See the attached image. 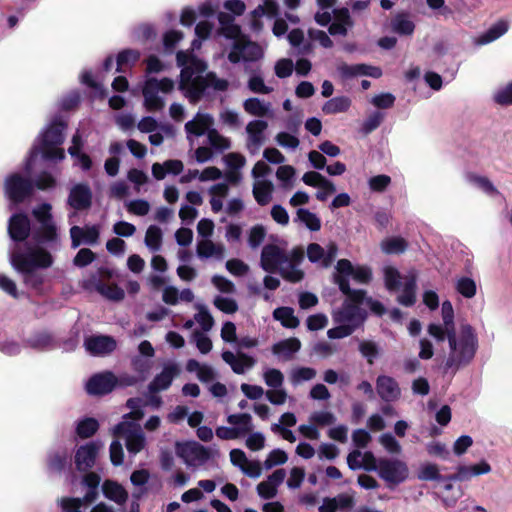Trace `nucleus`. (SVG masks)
Returning <instances> with one entry per match:
<instances>
[{
  "label": "nucleus",
  "instance_id": "8",
  "mask_svg": "<svg viewBox=\"0 0 512 512\" xmlns=\"http://www.w3.org/2000/svg\"><path fill=\"white\" fill-rule=\"evenodd\" d=\"M337 274L335 282L343 294L349 296L353 301L362 302L365 298L364 290H351L348 277L352 276L359 283H368L372 278V271L369 267L359 266L354 268L349 260L341 259L336 266Z\"/></svg>",
  "mask_w": 512,
  "mask_h": 512
},
{
  "label": "nucleus",
  "instance_id": "41",
  "mask_svg": "<svg viewBox=\"0 0 512 512\" xmlns=\"http://www.w3.org/2000/svg\"><path fill=\"white\" fill-rule=\"evenodd\" d=\"M104 495L110 500L118 504H122L127 500L128 494L125 489L113 481H106L102 486Z\"/></svg>",
  "mask_w": 512,
  "mask_h": 512
},
{
  "label": "nucleus",
  "instance_id": "3",
  "mask_svg": "<svg viewBox=\"0 0 512 512\" xmlns=\"http://www.w3.org/2000/svg\"><path fill=\"white\" fill-rule=\"evenodd\" d=\"M177 64L181 67L179 89L192 103L197 102L209 89L225 91L228 88V82L218 78L215 73L209 72L204 76L207 64L189 51L177 53Z\"/></svg>",
  "mask_w": 512,
  "mask_h": 512
},
{
  "label": "nucleus",
  "instance_id": "57",
  "mask_svg": "<svg viewBox=\"0 0 512 512\" xmlns=\"http://www.w3.org/2000/svg\"><path fill=\"white\" fill-rule=\"evenodd\" d=\"M214 306L226 314H234L238 310V304L235 299L225 296H216L213 300Z\"/></svg>",
  "mask_w": 512,
  "mask_h": 512
},
{
  "label": "nucleus",
  "instance_id": "64",
  "mask_svg": "<svg viewBox=\"0 0 512 512\" xmlns=\"http://www.w3.org/2000/svg\"><path fill=\"white\" fill-rule=\"evenodd\" d=\"M96 258L95 253L88 249V248H82L78 251L76 256L73 259V264L77 267H85L89 264H91Z\"/></svg>",
  "mask_w": 512,
  "mask_h": 512
},
{
  "label": "nucleus",
  "instance_id": "22",
  "mask_svg": "<svg viewBox=\"0 0 512 512\" xmlns=\"http://www.w3.org/2000/svg\"><path fill=\"white\" fill-rule=\"evenodd\" d=\"M268 127L266 121L252 120L246 126V147L251 154H256L265 142V131Z\"/></svg>",
  "mask_w": 512,
  "mask_h": 512
},
{
  "label": "nucleus",
  "instance_id": "38",
  "mask_svg": "<svg viewBox=\"0 0 512 512\" xmlns=\"http://www.w3.org/2000/svg\"><path fill=\"white\" fill-rule=\"evenodd\" d=\"M391 29L399 35L410 36L414 33L415 24L408 14L399 13L392 18Z\"/></svg>",
  "mask_w": 512,
  "mask_h": 512
},
{
  "label": "nucleus",
  "instance_id": "20",
  "mask_svg": "<svg viewBox=\"0 0 512 512\" xmlns=\"http://www.w3.org/2000/svg\"><path fill=\"white\" fill-rule=\"evenodd\" d=\"M118 384V378L109 371L95 374L86 384L90 395H103L110 393Z\"/></svg>",
  "mask_w": 512,
  "mask_h": 512
},
{
  "label": "nucleus",
  "instance_id": "2",
  "mask_svg": "<svg viewBox=\"0 0 512 512\" xmlns=\"http://www.w3.org/2000/svg\"><path fill=\"white\" fill-rule=\"evenodd\" d=\"M442 323H431L428 333L437 341L449 343V356L446 361L448 368L458 369L469 364L478 349V337L470 324H461L458 333L455 331L454 309L450 301H444L441 306Z\"/></svg>",
  "mask_w": 512,
  "mask_h": 512
},
{
  "label": "nucleus",
  "instance_id": "63",
  "mask_svg": "<svg viewBox=\"0 0 512 512\" xmlns=\"http://www.w3.org/2000/svg\"><path fill=\"white\" fill-rule=\"evenodd\" d=\"M224 163L230 170H240L246 164L245 157L236 152L228 153L223 157Z\"/></svg>",
  "mask_w": 512,
  "mask_h": 512
},
{
  "label": "nucleus",
  "instance_id": "31",
  "mask_svg": "<svg viewBox=\"0 0 512 512\" xmlns=\"http://www.w3.org/2000/svg\"><path fill=\"white\" fill-rule=\"evenodd\" d=\"M197 256L201 259L214 258L222 260L225 256V247L221 243H215L211 239L198 241L196 247Z\"/></svg>",
  "mask_w": 512,
  "mask_h": 512
},
{
  "label": "nucleus",
  "instance_id": "46",
  "mask_svg": "<svg viewBox=\"0 0 512 512\" xmlns=\"http://www.w3.org/2000/svg\"><path fill=\"white\" fill-rule=\"evenodd\" d=\"M69 455L65 449L53 450L48 455V468L50 471L60 472L65 467Z\"/></svg>",
  "mask_w": 512,
  "mask_h": 512
},
{
  "label": "nucleus",
  "instance_id": "14",
  "mask_svg": "<svg viewBox=\"0 0 512 512\" xmlns=\"http://www.w3.org/2000/svg\"><path fill=\"white\" fill-rule=\"evenodd\" d=\"M360 304L362 302L353 301L347 296V300L342 307L333 312V321L343 323L355 331L365 319V312L359 307Z\"/></svg>",
  "mask_w": 512,
  "mask_h": 512
},
{
  "label": "nucleus",
  "instance_id": "48",
  "mask_svg": "<svg viewBox=\"0 0 512 512\" xmlns=\"http://www.w3.org/2000/svg\"><path fill=\"white\" fill-rule=\"evenodd\" d=\"M455 288L465 298H473L477 293L476 282L467 276L457 278Z\"/></svg>",
  "mask_w": 512,
  "mask_h": 512
},
{
  "label": "nucleus",
  "instance_id": "45",
  "mask_svg": "<svg viewBox=\"0 0 512 512\" xmlns=\"http://www.w3.org/2000/svg\"><path fill=\"white\" fill-rule=\"evenodd\" d=\"M273 317L287 328H295L299 325L298 318L295 317L293 309L289 307H280L275 309Z\"/></svg>",
  "mask_w": 512,
  "mask_h": 512
},
{
  "label": "nucleus",
  "instance_id": "11",
  "mask_svg": "<svg viewBox=\"0 0 512 512\" xmlns=\"http://www.w3.org/2000/svg\"><path fill=\"white\" fill-rule=\"evenodd\" d=\"M112 433L115 437H122L126 441V448L131 455H136L145 447V435L134 421L124 420L116 425Z\"/></svg>",
  "mask_w": 512,
  "mask_h": 512
},
{
  "label": "nucleus",
  "instance_id": "25",
  "mask_svg": "<svg viewBox=\"0 0 512 512\" xmlns=\"http://www.w3.org/2000/svg\"><path fill=\"white\" fill-rule=\"evenodd\" d=\"M103 444L100 442H90L81 446L75 454V464L78 470L86 471L91 468L96 460Z\"/></svg>",
  "mask_w": 512,
  "mask_h": 512
},
{
  "label": "nucleus",
  "instance_id": "28",
  "mask_svg": "<svg viewBox=\"0 0 512 512\" xmlns=\"http://www.w3.org/2000/svg\"><path fill=\"white\" fill-rule=\"evenodd\" d=\"M222 359L236 374H244L251 370L256 364V360L245 353L234 354L231 351H224L222 353Z\"/></svg>",
  "mask_w": 512,
  "mask_h": 512
},
{
  "label": "nucleus",
  "instance_id": "53",
  "mask_svg": "<svg viewBox=\"0 0 512 512\" xmlns=\"http://www.w3.org/2000/svg\"><path fill=\"white\" fill-rule=\"evenodd\" d=\"M466 180L470 184H473V185L479 187L484 192H486V193H488L490 195L498 194V190L496 189V187L486 177L479 176V175H476V174H467Z\"/></svg>",
  "mask_w": 512,
  "mask_h": 512
},
{
  "label": "nucleus",
  "instance_id": "59",
  "mask_svg": "<svg viewBox=\"0 0 512 512\" xmlns=\"http://www.w3.org/2000/svg\"><path fill=\"white\" fill-rule=\"evenodd\" d=\"M212 25L207 21L199 22L195 27V34L198 39H195L192 42V50L199 49L201 46V41L207 39L212 32Z\"/></svg>",
  "mask_w": 512,
  "mask_h": 512
},
{
  "label": "nucleus",
  "instance_id": "23",
  "mask_svg": "<svg viewBox=\"0 0 512 512\" xmlns=\"http://www.w3.org/2000/svg\"><path fill=\"white\" fill-rule=\"evenodd\" d=\"M84 346L93 356H105L115 350L116 341L107 335H91L86 337Z\"/></svg>",
  "mask_w": 512,
  "mask_h": 512
},
{
  "label": "nucleus",
  "instance_id": "13",
  "mask_svg": "<svg viewBox=\"0 0 512 512\" xmlns=\"http://www.w3.org/2000/svg\"><path fill=\"white\" fill-rule=\"evenodd\" d=\"M39 225L41 223L38 221ZM41 229V226L37 230L34 231L32 241L30 242H24L27 239V237L30 234L31 226H30V220L27 217V215L19 213L14 214L8 224V233L10 238L14 241L12 247L10 248V252L15 247L16 244L21 245L22 248H25L26 244H35V234Z\"/></svg>",
  "mask_w": 512,
  "mask_h": 512
},
{
  "label": "nucleus",
  "instance_id": "58",
  "mask_svg": "<svg viewBox=\"0 0 512 512\" xmlns=\"http://www.w3.org/2000/svg\"><path fill=\"white\" fill-rule=\"evenodd\" d=\"M98 429V422L93 418H86L80 421L77 425V434L82 438L92 436Z\"/></svg>",
  "mask_w": 512,
  "mask_h": 512
},
{
  "label": "nucleus",
  "instance_id": "33",
  "mask_svg": "<svg viewBox=\"0 0 512 512\" xmlns=\"http://www.w3.org/2000/svg\"><path fill=\"white\" fill-rule=\"evenodd\" d=\"M278 14V4L274 0H264L263 4L259 5L252 12L251 27L254 31H260L263 27L259 18L266 16L274 18Z\"/></svg>",
  "mask_w": 512,
  "mask_h": 512
},
{
  "label": "nucleus",
  "instance_id": "12",
  "mask_svg": "<svg viewBox=\"0 0 512 512\" xmlns=\"http://www.w3.org/2000/svg\"><path fill=\"white\" fill-rule=\"evenodd\" d=\"M227 422L232 427L219 426L215 430L216 436L221 440H235L243 437L253 428L252 416L248 413L230 414Z\"/></svg>",
  "mask_w": 512,
  "mask_h": 512
},
{
  "label": "nucleus",
  "instance_id": "51",
  "mask_svg": "<svg viewBox=\"0 0 512 512\" xmlns=\"http://www.w3.org/2000/svg\"><path fill=\"white\" fill-rule=\"evenodd\" d=\"M207 139L209 144L216 151L222 152L231 147V141L229 138L221 135L217 130L212 129L208 131Z\"/></svg>",
  "mask_w": 512,
  "mask_h": 512
},
{
  "label": "nucleus",
  "instance_id": "47",
  "mask_svg": "<svg viewBox=\"0 0 512 512\" xmlns=\"http://www.w3.org/2000/svg\"><path fill=\"white\" fill-rule=\"evenodd\" d=\"M263 380L270 389L281 388L284 383V374L276 368L265 367L262 373Z\"/></svg>",
  "mask_w": 512,
  "mask_h": 512
},
{
  "label": "nucleus",
  "instance_id": "61",
  "mask_svg": "<svg viewBox=\"0 0 512 512\" xmlns=\"http://www.w3.org/2000/svg\"><path fill=\"white\" fill-rule=\"evenodd\" d=\"M418 478L423 481L440 480L441 475L437 465L428 463L420 467Z\"/></svg>",
  "mask_w": 512,
  "mask_h": 512
},
{
  "label": "nucleus",
  "instance_id": "10",
  "mask_svg": "<svg viewBox=\"0 0 512 512\" xmlns=\"http://www.w3.org/2000/svg\"><path fill=\"white\" fill-rule=\"evenodd\" d=\"M113 274L114 272L108 268H100L83 281V287L86 290L96 291L109 300L119 301L124 298L125 293L116 284L109 283Z\"/></svg>",
  "mask_w": 512,
  "mask_h": 512
},
{
  "label": "nucleus",
  "instance_id": "60",
  "mask_svg": "<svg viewBox=\"0 0 512 512\" xmlns=\"http://www.w3.org/2000/svg\"><path fill=\"white\" fill-rule=\"evenodd\" d=\"M383 119H384V114L383 113H381L379 111L373 112L363 122L362 128H361L362 132L364 134L371 133L372 131H374L375 129H377L380 126V124L382 123Z\"/></svg>",
  "mask_w": 512,
  "mask_h": 512
},
{
  "label": "nucleus",
  "instance_id": "36",
  "mask_svg": "<svg viewBox=\"0 0 512 512\" xmlns=\"http://www.w3.org/2000/svg\"><path fill=\"white\" fill-rule=\"evenodd\" d=\"M273 192L274 185L270 180L257 179L254 181L253 196L259 205L265 206L269 204L272 200Z\"/></svg>",
  "mask_w": 512,
  "mask_h": 512
},
{
  "label": "nucleus",
  "instance_id": "40",
  "mask_svg": "<svg viewBox=\"0 0 512 512\" xmlns=\"http://www.w3.org/2000/svg\"><path fill=\"white\" fill-rule=\"evenodd\" d=\"M140 53L137 50L127 49L120 52L117 56V68L116 71L119 73H125L127 69L135 65L139 60Z\"/></svg>",
  "mask_w": 512,
  "mask_h": 512
},
{
  "label": "nucleus",
  "instance_id": "9",
  "mask_svg": "<svg viewBox=\"0 0 512 512\" xmlns=\"http://www.w3.org/2000/svg\"><path fill=\"white\" fill-rule=\"evenodd\" d=\"M175 83L170 78L160 80L147 77L142 87L143 105L148 112H159L165 106V100L161 94H168L174 89Z\"/></svg>",
  "mask_w": 512,
  "mask_h": 512
},
{
  "label": "nucleus",
  "instance_id": "37",
  "mask_svg": "<svg viewBox=\"0 0 512 512\" xmlns=\"http://www.w3.org/2000/svg\"><path fill=\"white\" fill-rule=\"evenodd\" d=\"M301 348V343L297 338H288L277 342L272 347L274 355L283 360H290L293 355Z\"/></svg>",
  "mask_w": 512,
  "mask_h": 512
},
{
  "label": "nucleus",
  "instance_id": "54",
  "mask_svg": "<svg viewBox=\"0 0 512 512\" xmlns=\"http://www.w3.org/2000/svg\"><path fill=\"white\" fill-rule=\"evenodd\" d=\"M492 98L495 103L501 106L512 105V82L497 88Z\"/></svg>",
  "mask_w": 512,
  "mask_h": 512
},
{
  "label": "nucleus",
  "instance_id": "43",
  "mask_svg": "<svg viewBox=\"0 0 512 512\" xmlns=\"http://www.w3.org/2000/svg\"><path fill=\"white\" fill-rule=\"evenodd\" d=\"M407 242L402 237H388L381 242V249L385 254H400L407 249Z\"/></svg>",
  "mask_w": 512,
  "mask_h": 512
},
{
  "label": "nucleus",
  "instance_id": "50",
  "mask_svg": "<svg viewBox=\"0 0 512 512\" xmlns=\"http://www.w3.org/2000/svg\"><path fill=\"white\" fill-rule=\"evenodd\" d=\"M316 374L317 372L314 368L297 367L291 371L290 381L294 386H297L302 382L312 380L315 378Z\"/></svg>",
  "mask_w": 512,
  "mask_h": 512
},
{
  "label": "nucleus",
  "instance_id": "42",
  "mask_svg": "<svg viewBox=\"0 0 512 512\" xmlns=\"http://www.w3.org/2000/svg\"><path fill=\"white\" fill-rule=\"evenodd\" d=\"M351 100L346 96L334 97L328 100L322 107L325 114H336L349 109Z\"/></svg>",
  "mask_w": 512,
  "mask_h": 512
},
{
  "label": "nucleus",
  "instance_id": "52",
  "mask_svg": "<svg viewBox=\"0 0 512 512\" xmlns=\"http://www.w3.org/2000/svg\"><path fill=\"white\" fill-rule=\"evenodd\" d=\"M247 437L245 440V446L253 452L264 449L266 443V437L262 432L253 431V429L246 433Z\"/></svg>",
  "mask_w": 512,
  "mask_h": 512
},
{
  "label": "nucleus",
  "instance_id": "17",
  "mask_svg": "<svg viewBox=\"0 0 512 512\" xmlns=\"http://www.w3.org/2000/svg\"><path fill=\"white\" fill-rule=\"evenodd\" d=\"M83 483L88 488L83 499L71 498L62 500V507L65 512H81L80 508L83 502L89 504L96 499L98 494L97 489L100 484V477L96 473L90 472L84 476Z\"/></svg>",
  "mask_w": 512,
  "mask_h": 512
},
{
  "label": "nucleus",
  "instance_id": "6",
  "mask_svg": "<svg viewBox=\"0 0 512 512\" xmlns=\"http://www.w3.org/2000/svg\"><path fill=\"white\" fill-rule=\"evenodd\" d=\"M66 125L60 121H53L46 130L39 136L36 144L32 148L27 168L30 169L33 157L40 153L45 160L60 161L64 159V149L60 147L64 140V130Z\"/></svg>",
  "mask_w": 512,
  "mask_h": 512
},
{
  "label": "nucleus",
  "instance_id": "62",
  "mask_svg": "<svg viewBox=\"0 0 512 512\" xmlns=\"http://www.w3.org/2000/svg\"><path fill=\"white\" fill-rule=\"evenodd\" d=\"M195 321L201 326L203 331L211 330L214 325V319L204 306L198 307V313L195 315Z\"/></svg>",
  "mask_w": 512,
  "mask_h": 512
},
{
  "label": "nucleus",
  "instance_id": "26",
  "mask_svg": "<svg viewBox=\"0 0 512 512\" xmlns=\"http://www.w3.org/2000/svg\"><path fill=\"white\" fill-rule=\"evenodd\" d=\"M213 123L214 120L210 114L198 112L192 120L185 124L188 140L192 142V137L208 135V131L212 130Z\"/></svg>",
  "mask_w": 512,
  "mask_h": 512
},
{
  "label": "nucleus",
  "instance_id": "56",
  "mask_svg": "<svg viewBox=\"0 0 512 512\" xmlns=\"http://www.w3.org/2000/svg\"><path fill=\"white\" fill-rule=\"evenodd\" d=\"M288 455L282 449H273L270 451L263 463L266 470L273 468L274 466L283 465L287 462Z\"/></svg>",
  "mask_w": 512,
  "mask_h": 512
},
{
  "label": "nucleus",
  "instance_id": "30",
  "mask_svg": "<svg viewBox=\"0 0 512 512\" xmlns=\"http://www.w3.org/2000/svg\"><path fill=\"white\" fill-rule=\"evenodd\" d=\"M92 192L88 185L77 184L72 187L68 197V204L75 210H83L91 205Z\"/></svg>",
  "mask_w": 512,
  "mask_h": 512
},
{
  "label": "nucleus",
  "instance_id": "29",
  "mask_svg": "<svg viewBox=\"0 0 512 512\" xmlns=\"http://www.w3.org/2000/svg\"><path fill=\"white\" fill-rule=\"evenodd\" d=\"M179 372L180 369L177 364L169 363L165 365L162 372L156 375L153 381L149 384V391L155 393L168 389Z\"/></svg>",
  "mask_w": 512,
  "mask_h": 512
},
{
  "label": "nucleus",
  "instance_id": "21",
  "mask_svg": "<svg viewBox=\"0 0 512 512\" xmlns=\"http://www.w3.org/2000/svg\"><path fill=\"white\" fill-rule=\"evenodd\" d=\"M338 247L330 242L325 248L317 243H311L307 247V257L312 263L320 264L323 267H329L335 260Z\"/></svg>",
  "mask_w": 512,
  "mask_h": 512
},
{
  "label": "nucleus",
  "instance_id": "4",
  "mask_svg": "<svg viewBox=\"0 0 512 512\" xmlns=\"http://www.w3.org/2000/svg\"><path fill=\"white\" fill-rule=\"evenodd\" d=\"M304 252L296 247L288 251L285 242L267 244L263 247L260 259L262 269L268 273L278 272L285 280L299 282L304 273L300 265Z\"/></svg>",
  "mask_w": 512,
  "mask_h": 512
},
{
  "label": "nucleus",
  "instance_id": "32",
  "mask_svg": "<svg viewBox=\"0 0 512 512\" xmlns=\"http://www.w3.org/2000/svg\"><path fill=\"white\" fill-rule=\"evenodd\" d=\"M491 471V466L486 462L470 465V466H459L457 472L450 476L449 479L453 481H468L474 476L487 474Z\"/></svg>",
  "mask_w": 512,
  "mask_h": 512
},
{
  "label": "nucleus",
  "instance_id": "1",
  "mask_svg": "<svg viewBox=\"0 0 512 512\" xmlns=\"http://www.w3.org/2000/svg\"><path fill=\"white\" fill-rule=\"evenodd\" d=\"M51 209V205L47 203L33 209V216L41 223V229L35 234V244H26L25 248L16 244L10 252V261L14 269L22 274L26 286L36 290L41 287L45 279L40 270L53 265L52 254L60 246Z\"/></svg>",
  "mask_w": 512,
  "mask_h": 512
},
{
  "label": "nucleus",
  "instance_id": "39",
  "mask_svg": "<svg viewBox=\"0 0 512 512\" xmlns=\"http://www.w3.org/2000/svg\"><path fill=\"white\" fill-rule=\"evenodd\" d=\"M229 186L227 183H218L212 185L208 189V193L211 196L210 205L214 213H218L223 208V199L228 195Z\"/></svg>",
  "mask_w": 512,
  "mask_h": 512
},
{
  "label": "nucleus",
  "instance_id": "27",
  "mask_svg": "<svg viewBox=\"0 0 512 512\" xmlns=\"http://www.w3.org/2000/svg\"><path fill=\"white\" fill-rule=\"evenodd\" d=\"M376 390L379 397L385 402L397 401L401 396L399 384L394 378L387 375L378 376Z\"/></svg>",
  "mask_w": 512,
  "mask_h": 512
},
{
  "label": "nucleus",
  "instance_id": "7",
  "mask_svg": "<svg viewBox=\"0 0 512 512\" xmlns=\"http://www.w3.org/2000/svg\"><path fill=\"white\" fill-rule=\"evenodd\" d=\"M382 273L386 289L400 291L398 302L404 306H412L416 301V271L410 270L405 275H401L396 267L385 265Z\"/></svg>",
  "mask_w": 512,
  "mask_h": 512
},
{
  "label": "nucleus",
  "instance_id": "19",
  "mask_svg": "<svg viewBox=\"0 0 512 512\" xmlns=\"http://www.w3.org/2000/svg\"><path fill=\"white\" fill-rule=\"evenodd\" d=\"M70 237L71 246L74 249L80 245L94 246L99 241L100 227L98 225L72 226L70 228Z\"/></svg>",
  "mask_w": 512,
  "mask_h": 512
},
{
  "label": "nucleus",
  "instance_id": "55",
  "mask_svg": "<svg viewBox=\"0 0 512 512\" xmlns=\"http://www.w3.org/2000/svg\"><path fill=\"white\" fill-rule=\"evenodd\" d=\"M295 169L290 165H282L276 171V178L281 182L284 189H290L293 186V179L295 176Z\"/></svg>",
  "mask_w": 512,
  "mask_h": 512
},
{
  "label": "nucleus",
  "instance_id": "18",
  "mask_svg": "<svg viewBox=\"0 0 512 512\" xmlns=\"http://www.w3.org/2000/svg\"><path fill=\"white\" fill-rule=\"evenodd\" d=\"M31 181L19 174H12L5 181V193L14 203L22 202L32 192Z\"/></svg>",
  "mask_w": 512,
  "mask_h": 512
},
{
  "label": "nucleus",
  "instance_id": "5",
  "mask_svg": "<svg viewBox=\"0 0 512 512\" xmlns=\"http://www.w3.org/2000/svg\"><path fill=\"white\" fill-rule=\"evenodd\" d=\"M218 21L220 24V33L234 41L232 49L228 54L230 62L256 61L263 56L262 48L258 44L248 40L247 37L241 33V29L235 24L233 16L225 12H220L218 14Z\"/></svg>",
  "mask_w": 512,
  "mask_h": 512
},
{
  "label": "nucleus",
  "instance_id": "35",
  "mask_svg": "<svg viewBox=\"0 0 512 512\" xmlns=\"http://www.w3.org/2000/svg\"><path fill=\"white\" fill-rule=\"evenodd\" d=\"M244 110L256 117H272L273 109L270 102L253 97L246 99L243 103Z\"/></svg>",
  "mask_w": 512,
  "mask_h": 512
},
{
  "label": "nucleus",
  "instance_id": "44",
  "mask_svg": "<svg viewBox=\"0 0 512 512\" xmlns=\"http://www.w3.org/2000/svg\"><path fill=\"white\" fill-rule=\"evenodd\" d=\"M162 237V230L156 225H151L146 231L145 245L151 252H157L161 248Z\"/></svg>",
  "mask_w": 512,
  "mask_h": 512
},
{
  "label": "nucleus",
  "instance_id": "15",
  "mask_svg": "<svg viewBox=\"0 0 512 512\" xmlns=\"http://www.w3.org/2000/svg\"><path fill=\"white\" fill-rule=\"evenodd\" d=\"M175 451L188 467H199L210 458L208 449L196 442L176 443Z\"/></svg>",
  "mask_w": 512,
  "mask_h": 512
},
{
  "label": "nucleus",
  "instance_id": "34",
  "mask_svg": "<svg viewBox=\"0 0 512 512\" xmlns=\"http://www.w3.org/2000/svg\"><path fill=\"white\" fill-rule=\"evenodd\" d=\"M509 22L507 20H499L494 23L488 30L479 35L475 39L476 45H486L492 43L505 35L509 30Z\"/></svg>",
  "mask_w": 512,
  "mask_h": 512
},
{
  "label": "nucleus",
  "instance_id": "49",
  "mask_svg": "<svg viewBox=\"0 0 512 512\" xmlns=\"http://www.w3.org/2000/svg\"><path fill=\"white\" fill-rule=\"evenodd\" d=\"M297 220L303 223L311 231H318L321 228V221L319 217L308 209L299 208L297 210Z\"/></svg>",
  "mask_w": 512,
  "mask_h": 512
},
{
  "label": "nucleus",
  "instance_id": "16",
  "mask_svg": "<svg viewBox=\"0 0 512 512\" xmlns=\"http://www.w3.org/2000/svg\"><path fill=\"white\" fill-rule=\"evenodd\" d=\"M378 474L389 485H398L408 477L407 465L397 459H381L378 462Z\"/></svg>",
  "mask_w": 512,
  "mask_h": 512
},
{
  "label": "nucleus",
  "instance_id": "24",
  "mask_svg": "<svg viewBox=\"0 0 512 512\" xmlns=\"http://www.w3.org/2000/svg\"><path fill=\"white\" fill-rule=\"evenodd\" d=\"M337 72L342 79H350L357 76L379 78L382 75V71L379 67L366 64L349 65L347 63H339L337 66Z\"/></svg>",
  "mask_w": 512,
  "mask_h": 512
}]
</instances>
